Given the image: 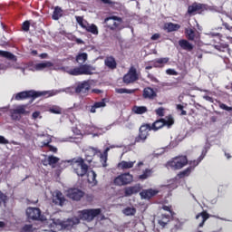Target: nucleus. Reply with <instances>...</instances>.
I'll list each match as a JSON object with an SVG mask.
<instances>
[{
    "instance_id": "f257e3e1",
    "label": "nucleus",
    "mask_w": 232,
    "mask_h": 232,
    "mask_svg": "<svg viewBox=\"0 0 232 232\" xmlns=\"http://www.w3.org/2000/svg\"><path fill=\"white\" fill-rule=\"evenodd\" d=\"M92 162V159H83L82 157H74L67 160V163L70 164L73 172L81 178L87 177V181L89 183L96 182L97 174L94 170L91 171L92 177H90L89 169L90 164Z\"/></svg>"
},
{
    "instance_id": "f03ea898",
    "label": "nucleus",
    "mask_w": 232,
    "mask_h": 232,
    "mask_svg": "<svg viewBox=\"0 0 232 232\" xmlns=\"http://www.w3.org/2000/svg\"><path fill=\"white\" fill-rule=\"evenodd\" d=\"M87 60V53H79L75 56V62L80 65L73 68L63 67V69L66 73L72 76L93 75L95 73L96 68L92 64L85 63Z\"/></svg>"
},
{
    "instance_id": "7ed1b4c3",
    "label": "nucleus",
    "mask_w": 232,
    "mask_h": 232,
    "mask_svg": "<svg viewBox=\"0 0 232 232\" xmlns=\"http://www.w3.org/2000/svg\"><path fill=\"white\" fill-rule=\"evenodd\" d=\"M62 92H65V90H60V91L51 90V91H44V92H37L34 90L24 91L14 94V100L15 101H24L27 99L35 100L42 96L50 98L59 94Z\"/></svg>"
},
{
    "instance_id": "20e7f679",
    "label": "nucleus",
    "mask_w": 232,
    "mask_h": 232,
    "mask_svg": "<svg viewBox=\"0 0 232 232\" xmlns=\"http://www.w3.org/2000/svg\"><path fill=\"white\" fill-rule=\"evenodd\" d=\"M122 23H123L122 18L117 15H112V16L104 18L105 27L112 32H115V31L120 32L123 30L124 27L121 25Z\"/></svg>"
},
{
    "instance_id": "39448f33",
    "label": "nucleus",
    "mask_w": 232,
    "mask_h": 232,
    "mask_svg": "<svg viewBox=\"0 0 232 232\" xmlns=\"http://www.w3.org/2000/svg\"><path fill=\"white\" fill-rule=\"evenodd\" d=\"M188 163V157L186 155H180L172 158L167 162V167L170 168L173 170H179L186 167Z\"/></svg>"
},
{
    "instance_id": "423d86ee",
    "label": "nucleus",
    "mask_w": 232,
    "mask_h": 232,
    "mask_svg": "<svg viewBox=\"0 0 232 232\" xmlns=\"http://www.w3.org/2000/svg\"><path fill=\"white\" fill-rule=\"evenodd\" d=\"M102 214V208H87L84 210H80L79 218L92 222L94 218Z\"/></svg>"
},
{
    "instance_id": "0eeeda50",
    "label": "nucleus",
    "mask_w": 232,
    "mask_h": 232,
    "mask_svg": "<svg viewBox=\"0 0 232 232\" xmlns=\"http://www.w3.org/2000/svg\"><path fill=\"white\" fill-rule=\"evenodd\" d=\"M175 123V121L171 115H169L164 118H160L159 120H156L151 125L150 129L151 130L157 131L160 129H162L164 126H167L168 128H170Z\"/></svg>"
},
{
    "instance_id": "6e6552de",
    "label": "nucleus",
    "mask_w": 232,
    "mask_h": 232,
    "mask_svg": "<svg viewBox=\"0 0 232 232\" xmlns=\"http://www.w3.org/2000/svg\"><path fill=\"white\" fill-rule=\"evenodd\" d=\"M133 182V175L130 172L121 173L113 179V184L118 187L127 186Z\"/></svg>"
},
{
    "instance_id": "1a4fd4ad",
    "label": "nucleus",
    "mask_w": 232,
    "mask_h": 232,
    "mask_svg": "<svg viewBox=\"0 0 232 232\" xmlns=\"http://www.w3.org/2000/svg\"><path fill=\"white\" fill-rule=\"evenodd\" d=\"M152 129L150 128V124L146 123L140 125L139 134L135 137L134 143H144L150 135L149 132Z\"/></svg>"
},
{
    "instance_id": "9d476101",
    "label": "nucleus",
    "mask_w": 232,
    "mask_h": 232,
    "mask_svg": "<svg viewBox=\"0 0 232 232\" xmlns=\"http://www.w3.org/2000/svg\"><path fill=\"white\" fill-rule=\"evenodd\" d=\"M207 10V5L194 2L188 6L187 14L189 16H195L197 14H202Z\"/></svg>"
},
{
    "instance_id": "9b49d317",
    "label": "nucleus",
    "mask_w": 232,
    "mask_h": 232,
    "mask_svg": "<svg viewBox=\"0 0 232 232\" xmlns=\"http://www.w3.org/2000/svg\"><path fill=\"white\" fill-rule=\"evenodd\" d=\"M139 80L137 69L134 66L130 67L128 72L123 75L122 82L124 84L129 85L134 83Z\"/></svg>"
},
{
    "instance_id": "f8f14e48",
    "label": "nucleus",
    "mask_w": 232,
    "mask_h": 232,
    "mask_svg": "<svg viewBox=\"0 0 232 232\" xmlns=\"http://www.w3.org/2000/svg\"><path fill=\"white\" fill-rule=\"evenodd\" d=\"M66 196L73 201H80L85 196V192L78 188H70L67 189Z\"/></svg>"
},
{
    "instance_id": "ddd939ff",
    "label": "nucleus",
    "mask_w": 232,
    "mask_h": 232,
    "mask_svg": "<svg viewBox=\"0 0 232 232\" xmlns=\"http://www.w3.org/2000/svg\"><path fill=\"white\" fill-rule=\"evenodd\" d=\"M142 190V186L140 183H136L132 186H128L123 188L124 197L129 198L133 195L140 193Z\"/></svg>"
},
{
    "instance_id": "4468645a",
    "label": "nucleus",
    "mask_w": 232,
    "mask_h": 232,
    "mask_svg": "<svg viewBox=\"0 0 232 232\" xmlns=\"http://www.w3.org/2000/svg\"><path fill=\"white\" fill-rule=\"evenodd\" d=\"M91 90V84L89 81H82V82H79L75 89L74 92L77 94L82 93V94H87Z\"/></svg>"
},
{
    "instance_id": "2eb2a0df",
    "label": "nucleus",
    "mask_w": 232,
    "mask_h": 232,
    "mask_svg": "<svg viewBox=\"0 0 232 232\" xmlns=\"http://www.w3.org/2000/svg\"><path fill=\"white\" fill-rule=\"evenodd\" d=\"M26 105L22 104V105H18V107H16V109H13V111L11 112V117H13V119L17 120L18 116L17 115H27L29 114V111H26Z\"/></svg>"
},
{
    "instance_id": "dca6fc26",
    "label": "nucleus",
    "mask_w": 232,
    "mask_h": 232,
    "mask_svg": "<svg viewBox=\"0 0 232 232\" xmlns=\"http://www.w3.org/2000/svg\"><path fill=\"white\" fill-rule=\"evenodd\" d=\"M25 214H27V218H29V220H38L41 218L40 208H29L25 210Z\"/></svg>"
},
{
    "instance_id": "f3484780",
    "label": "nucleus",
    "mask_w": 232,
    "mask_h": 232,
    "mask_svg": "<svg viewBox=\"0 0 232 232\" xmlns=\"http://www.w3.org/2000/svg\"><path fill=\"white\" fill-rule=\"evenodd\" d=\"M211 149L210 142L207 141L202 149L201 154L198 156V158L194 160V165L198 166L207 156L208 150Z\"/></svg>"
},
{
    "instance_id": "a211bd4d",
    "label": "nucleus",
    "mask_w": 232,
    "mask_h": 232,
    "mask_svg": "<svg viewBox=\"0 0 232 232\" xmlns=\"http://www.w3.org/2000/svg\"><path fill=\"white\" fill-rule=\"evenodd\" d=\"M65 202V197L62 191L56 190L53 195V203L56 206H63Z\"/></svg>"
},
{
    "instance_id": "6ab92c4d",
    "label": "nucleus",
    "mask_w": 232,
    "mask_h": 232,
    "mask_svg": "<svg viewBox=\"0 0 232 232\" xmlns=\"http://www.w3.org/2000/svg\"><path fill=\"white\" fill-rule=\"evenodd\" d=\"M159 193V190L153 188L142 189L140 192V196L142 199H150Z\"/></svg>"
},
{
    "instance_id": "aec40b11",
    "label": "nucleus",
    "mask_w": 232,
    "mask_h": 232,
    "mask_svg": "<svg viewBox=\"0 0 232 232\" xmlns=\"http://www.w3.org/2000/svg\"><path fill=\"white\" fill-rule=\"evenodd\" d=\"M143 99L154 100L157 97V92L152 87H145L142 92Z\"/></svg>"
},
{
    "instance_id": "412c9836",
    "label": "nucleus",
    "mask_w": 232,
    "mask_h": 232,
    "mask_svg": "<svg viewBox=\"0 0 232 232\" xmlns=\"http://www.w3.org/2000/svg\"><path fill=\"white\" fill-rule=\"evenodd\" d=\"M169 62V57H161L151 61L153 68H163Z\"/></svg>"
},
{
    "instance_id": "4be33fe9",
    "label": "nucleus",
    "mask_w": 232,
    "mask_h": 232,
    "mask_svg": "<svg viewBox=\"0 0 232 232\" xmlns=\"http://www.w3.org/2000/svg\"><path fill=\"white\" fill-rule=\"evenodd\" d=\"M171 216L169 214H161V216L158 217V224L162 227H166V226L170 222Z\"/></svg>"
},
{
    "instance_id": "5701e85b",
    "label": "nucleus",
    "mask_w": 232,
    "mask_h": 232,
    "mask_svg": "<svg viewBox=\"0 0 232 232\" xmlns=\"http://www.w3.org/2000/svg\"><path fill=\"white\" fill-rule=\"evenodd\" d=\"M135 163H136V160H133V161L121 160L117 164V168L121 170L130 169L134 167Z\"/></svg>"
},
{
    "instance_id": "b1692460",
    "label": "nucleus",
    "mask_w": 232,
    "mask_h": 232,
    "mask_svg": "<svg viewBox=\"0 0 232 232\" xmlns=\"http://www.w3.org/2000/svg\"><path fill=\"white\" fill-rule=\"evenodd\" d=\"M78 224H80V218H70L69 219H66V221H63V227L71 229Z\"/></svg>"
},
{
    "instance_id": "393cba45",
    "label": "nucleus",
    "mask_w": 232,
    "mask_h": 232,
    "mask_svg": "<svg viewBox=\"0 0 232 232\" xmlns=\"http://www.w3.org/2000/svg\"><path fill=\"white\" fill-rule=\"evenodd\" d=\"M104 65L110 70H115L117 68V62L113 56H107L104 59Z\"/></svg>"
},
{
    "instance_id": "a878e982",
    "label": "nucleus",
    "mask_w": 232,
    "mask_h": 232,
    "mask_svg": "<svg viewBox=\"0 0 232 232\" xmlns=\"http://www.w3.org/2000/svg\"><path fill=\"white\" fill-rule=\"evenodd\" d=\"M198 32L195 28H185V36L188 41H195Z\"/></svg>"
},
{
    "instance_id": "bb28decb",
    "label": "nucleus",
    "mask_w": 232,
    "mask_h": 232,
    "mask_svg": "<svg viewBox=\"0 0 232 232\" xmlns=\"http://www.w3.org/2000/svg\"><path fill=\"white\" fill-rule=\"evenodd\" d=\"M179 47L184 50V51H188V52H191L194 49V46L192 44H190L188 40L186 39H180L179 40Z\"/></svg>"
},
{
    "instance_id": "cd10ccee",
    "label": "nucleus",
    "mask_w": 232,
    "mask_h": 232,
    "mask_svg": "<svg viewBox=\"0 0 232 232\" xmlns=\"http://www.w3.org/2000/svg\"><path fill=\"white\" fill-rule=\"evenodd\" d=\"M106 107V102L105 99H102L100 102H95L91 107H90V112L91 113H96V109L105 108Z\"/></svg>"
},
{
    "instance_id": "c85d7f7f",
    "label": "nucleus",
    "mask_w": 232,
    "mask_h": 232,
    "mask_svg": "<svg viewBox=\"0 0 232 232\" xmlns=\"http://www.w3.org/2000/svg\"><path fill=\"white\" fill-rule=\"evenodd\" d=\"M0 56L7 59L8 61H11L13 63L17 62V56L12 53L11 52L8 51H2L0 50Z\"/></svg>"
},
{
    "instance_id": "c756f323",
    "label": "nucleus",
    "mask_w": 232,
    "mask_h": 232,
    "mask_svg": "<svg viewBox=\"0 0 232 232\" xmlns=\"http://www.w3.org/2000/svg\"><path fill=\"white\" fill-rule=\"evenodd\" d=\"M86 26L84 28V30L87 33H90L93 35H98L99 34V29L98 26L95 24H87V21H85Z\"/></svg>"
},
{
    "instance_id": "7c9ffc66",
    "label": "nucleus",
    "mask_w": 232,
    "mask_h": 232,
    "mask_svg": "<svg viewBox=\"0 0 232 232\" xmlns=\"http://www.w3.org/2000/svg\"><path fill=\"white\" fill-rule=\"evenodd\" d=\"M164 28L167 30L168 33H172L179 31L181 28V25L169 22L165 24Z\"/></svg>"
},
{
    "instance_id": "2f4dec72",
    "label": "nucleus",
    "mask_w": 232,
    "mask_h": 232,
    "mask_svg": "<svg viewBox=\"0 0 232 232\" xmlns=\"http://www.w3.org/2000/svg\"><path fill=\"white\" fill-rule=\"evenodd\" d=\"M200 217L202 218V221L198 224V227H203L210 216L208 214V212H206V210H203L202 212H199V214H197L196 219H199Z\"/></svg>"
},
{
    "instance_id": "473e14b6",
    "label": "nucleus",
    "mask_w": 232,
    "mask_h": 232,
    "mask_svg": "<svg viewBox=\"0 0 232 232\" xmlns=\"http://www.w3.org/2000/svg\"><path fill=\"white\" fill-rule=\"evenodd\" d=\"M53 66V63L52 62L38 63L34 65V69H36V71H43L45 68H51Z\"/></svg>"
},
{
    "instance_id": "72a5a7b5",
    "label": "nucleus",
    "mask_w": 232,
    "mask_h": 232,
    "mask_svg": "<svg viewBox=\"0 0 232 232\" xmlns=\"http://www.w3.org/2000/svg\"><path fill=\"white\" fill-rule=\"evenodd\" d=\"M132 112H134L137 115H142V114L148 112V108L146 106L134 105L132 107Z\"/></svg>"
},
{
    "instance_id": "f704fd0d",
    "label": "nucleus",
    "mask_w": 232,
    "mask_h": 232,
    "mask_svg": "<svg viewBox=\"0 0 232 232\" xmlns=\"http://www.w3.org/2000/svg\"><path fill=\"white\" fill-rule=\"evenodd\" d=\"M153 174V169H145L142 172V174L139 175L138 179L140 180H145L151 177Z\"/></svg>"
},
{
    "instance_id": "c9c22d12",
    "label": "nucleus",
    "mask_w": 232,
    "mask_h": 232,
    "mask_svg": "<svg viewBox=\"0 0 232 232\" xmlns=\"http://www.w3.org/2000/svg\"><path fill=\"white\" fill-rule=\"evenodd\" d=\"M192 170H193V167L189 166V167L186 168L185 169L179 171L178 173V178L184 179L186 177H188V176H190Z\"/></svg>"
},
{
    "instance_id": "e433bc0d",
    "label": "nucleus",
    "mask_w": 232,
    "mask_h": 232,
    "mask_svg": "<svg viewBox=\"0 0 232 232\" xmlns=\"http://www.w3.org/2000/svg\"><path fill=\"white\" fill-rule=\"evenodd\" d=\"M63 16V10L60 6L54 7L53 12V20L58 21Z\"/></svg>"
},
{
    "instance_id": "4c0bfd02",
    "label": "nucleus",
    "mask_w": 232,
    "mask_h": 232,
    "mask_svg": "<svg viewBox=\"0 0 232 232\" xmlns=\"http://www.w3.org/2000/svg\"><path fill=\"white\" fill-rule=\"evenodd\" d=\"M59 160L60 159L53 155H49V157H47V164L53 168H55V165L59 162Z\"/></svg>"
},
{
    "instance_id": "58836bf2",
    "label": "nucleus",
    "mask_w": 232,
    "mask_h": 232,
    "mask_svg": "<svg viewBox=\"0 0 232 232\" xmlns=\"http://www.w3.org/2000/svg\"><path fill=\"white\" fill-rule=\"evenodd\" d=\"M115 92L119 94H133L136 92V89L118 88L115 89Z\"/></svg>"
},
{
    "instance_id": "ea45409f",
    "label": "nucleus",
    "mask_w": 232,
    "mask_h": 232,
    "mask_svg": "<svg viewBox=\"0 0 232 232\" xmlns=\"http://www.w3.org/2000/svg\"><path fill=\"white\" fill-rule=\"evenodd\" d=\"M110 151V148L107 147L102 153L100 154L101 162L106 163L108 160V152Z\"/></svg>"
},
{
    "instance_id": "a19ab883",
    "label": "nucleus",
    "mask_w": 232,
    "mask_h": 232,
    "mask_svg": "<svg viewBox=\"0 0 232 232\" xmlns=\"http://www.w3.org/2000/svg\"><path fill=\"white\" fill-rule=\"evenodd\" d=\"M136 212H137L136 208H131L130 207H127L123 210V214L128 217L134 216Z\"/></svg>"
},
{
    "instance_id": "79ce46f5",
    "label": "nucleus",
    "mask_w": 232,
    "mask_h": 232,
    "mask_svg": "<svg viewBox=\"0 0 232 232\" xmlns=\"http://www.w3.org/2000/svg\"><path fill=\"white\" fill-rule=\"evenodd\" d=\"M49 112L59 115V114H62V109L59 106H53L49 108Z\"/></svg>"
},
{
    "instance_id": "37998d69",
    "label": "nucleus",
    "mask_w": 232,
    "mask_h": 232,
    "mask_svg": "<svg viewBox=\"0 0 232 232\" xmlns=\"http://www.w3.org/2000/svg\"><path fill=\"white\" fill-rule=\"evenodd\" d=\"M75 20H76V23L82 28V29H85L87 24H84V20H83V17L82 16H78L76 15L75 16Z\"/></svg>"
},
{
    "instance_id": "c03bdc74",
    "label": "nucleus",
    "mask_w": 232,
    "mask_h": 232,
    "mask_svg": "<svg viewBox=\"0 0 232 232\" xmlns=\"http://www.w3.org/2000/svg\"><path fill=\"white\" fill-rule=\"evenodd\" d=\"M166 74L170 76H178L179 72L175 69L169 68L166 70Z\"/></svg>"
},
{
    "instance_id": "a18cd8bd",
    "label": "nucleus",
    "mask_w": 232,
    "mask_h": 232,
    "mask_svg": "<svg viewBox=\"0 0 232 232\" xmlns=\"http://www.w3.org/2000/svg\"><path fill=\"white\" fill-rule=\"evenodd\" d=\"M164 111H165V109L163 107H159L158 109L155 110V113L159 117H164L165 116Z\"/></svg>"
},
{
    "instance_id": "49530a36",
    "label": "nucleus",
    "mask_w": 232,
    "mask_h": 232,
    "mask_svg": "<svg viewBox=\"0 0 232 232\" xmlns=\"http://www.w3.org/2000/svg\"><path fill=\"white\" fill-rule=\"evenodd\" d=\"M22 30L24 32H29L30 31V22L24 21V24H22Z\"/></svg>"
},
{
    "instance_id": "de8ad7c7",
    "label": "nucleus",
    "mask_w": 232,
    "mask_h": 232,
    "mask_svg": "<svg viewBox=\"0 0 232 232\" xmlns=\"http://www.w3.org/2000/svg\"><path fill=\"white\" fill-rule=\"evenodd\" d=\"M147 78L152 82H155V83H158L159 82V80L157 77H155L152 73H150V72H148V74H147Z\"/></svg>"
},
{
    "instance_id": "09e8293b",
    "label": "nucleus",
    "mask_w": 232,
    "mask_h": 232,
    "mask_svg": "<svg viewBox=\"0 0 232 232\" xmlns=\"http://www.w3.org/2000/svg\"><path fill=\"white\" fill-rule=\"evenodd\" d=\"M22 232H33V225H24Z\"/></svg>"
},
{
    "instance_id": "8fccbe9b",
    "label": "nucleus",
    "mask_w": 232,
    "mask_h": 232,
    "mask_svg": "<svg viewBox=\"0 0 232 232\" xmlns=\"http://www.w3.org/2000/svg\"><path fill=\"white\" fill-rule=\"evenodd\" d=\"M162 209L164 211L169 212L171 217H174L175 212H173V210L171 209V207H167V205H163Z\"/></svg>"
},
{
    "instance_id": "3c124183",
    "label": "nucleus",
    "mask_w": 232,
    "mask_h": 232,
    "mask_svg": "<svg viewBox=\"0 0 232 232\" xmlns=\"http://www.w3.org/2000/svg\"><path fill=\"white\" fill-rule=\"evenodd\" d=\"M219 108L221 110L227 111H232V107L231 106H227L226 103H220L219 104Z\"/></svg>"
},
{
    "instance_id": "603ef678",
    "label": "nucleus",
    "mask_w": 232,
    "mask_h": 232,
    "mask_svg": "<svg viewBox=\"0 0 232 232\" xmlns=\"http://www.w3.org/2000/svg\"><path fill=\"white\" fill-rule=\"evenodd\" d=\"M100 3L102 5H115V2L111 0H99Z\"/></svg>"
},
{
    "instance_id": "864d4df0",
    "label": "nucleus",
    "mask_w": 232,
    "mask_h": 232,
    "mask_svg": "<svg viewBox=\"0 0 232 232\" xmlns=\"http://www.w3.org/2000/svg\"><path fill=\"white\" fill-rule=\"evenodd\" d=\"M9 143H10L9 140L7 139H5V136L0 135V144L6 145Z\"/></svg>"
},
{
    "instance_id": "5fc2aeb1",
    "label": "nucleus",
    "mask_w": 232,
    "mask_h": 232,
    "mask_svg": "<svg viewBox=\"0 0 232 232\" xmlns=\"http://www.w3.org/2000/svg\"><path fill=\"white\" fill-rule=\"evenodd\" d=\"M39 117L42 118L40 111H36L33 113V120H37Z\"/></svg>"
},
{
    "instance_id": "6e6d98bb",
    "label": "nucleus",
    "mask_w": 232,
    "mask_h": 232,
    "mask_svg": "<svg viewBox=\"0 0 232 232\" xmlns=\"http://www.w3.org/2000/svg\"><path fill=\"white\" fill-rule=\"evenodd\" d=\"M203 99H204L205 101H207V102H211V103L214 102V98L211 97V96H209V95H204V96H203Z\"/></svg>"
},
{
    "instance_id": "4d7b16f0",
    "label": "nucleus",
    "mask_w": 232,
    "mask_h": 232,
    "mask_svg": "<svg viewBox=\"0 0 232 232\" xmlns=\"http://www.w3.org/2000/svg\"><path fill=\"white\" fill-rule=\"evenodd\" d=\"M218 51L223 52V53H225V52H227V51H229V46H228V44H225L224 46L219 47V48H218Z\"/></svg>"
},
{
    "instance_id": "13d9d810",
    "label": "nucleus",
    "mask_w": 232,
    "mask_h": 232,
    "mask_svg": "<svg viewBox=\"0 0 232 232\" xmlns=\"http://www.w3.org/2000/svg\"><path fill=\"white\" fill-rule=\"evenodd\" d=\"M160 38V34H158V33H156V34H154L151 35L150 40H151V41H157V40H159Z\"/></svg>"
},
{
    "instance_id": "bf43d9fd",
    "label": "nucleus",
    "mask_w": 232,
    "mask_h": 232,
    "mask_svg": "<svg viewBox=\"0 0 232 232\" xmlns=\"http://www.w3.org/2000/svg\"><path fill=\"white\" fill-rule=\"evenodd\" d=\"M223 26L229 32H232V26L227 23H223Z\"/></svg>"
},
{
    "instance_id": "052dcab7",
    "label": "nucleus",
    "mask_w": 232,
    "mask_h": 232,
    "mask_svg": "<svg viewBox=\"0 0 232 232\" xmlns=\"http://www.w3.org/2000/svg\"><path fill=\"white\" fill-rule=\"evenodd\" d=\"M49 151L57 153V148L53 145H50Z\"/></svg>"
},
{
    "instance_id": "680f3d73",
    "label": "nucleus",
    "mask_w": 232,
    "mask_h": 232,
    "mask_svg": "<svg viewBox=\"0 0 232 232\" xmlns=\"http://www.w3.org/2000/svg\"><path fill=\"white\" fill-rule=\"evenodd\" d=\"M75 43L77 44H84V41L83 40H82L81 38H75Z\"/></svg>"
},
{
    "instance_id": "e2e57ef3",
    "label": "nucleus",
    "mask_w": 232,
    "mask_h": 232,
    "mask_svg": "<svg viewBox=\"0 0 232 232\" xmlns=\"http://www.w3.org/2000/svg\"><path fill=\"white\" fill-rule=\"evenodd\" d=\"M47 57H48V53H40V58L46 59Z\"/></svg>"
},
{
    "instance_id": "0e129e2a",
    "label": "nucleus",
    "mask_w": 232,
    "mask_h": 232,
    "mask_svg": "<svg viewBox=\"0 0 232 232\" xmlns=\"http://www.w3.org/2000/svg\"><path fill=\"white\" fill-rule=\"evenodd\" d=\"M177 110L178 111H183L184 110V106L182 104H177Z\"/></svg>"
},
{
    "instance_id": "69168bd1",
    "label": "nucleus",
    "mask_w": 232,
    "mask_h": 232,
    "mask_svg": "<svg viewBox=\"0 0 232 232\" xmlns=\"http://www.w3.org/2000/svg\"><path fill=\"white\" fill-rule=\"evenodd\" d=\"M6 224L5 223V221H0V228H4L5 227Z\"/></svg>"
},
{
    "instance_id": "338daca9",
    "label": "nucleus",
    "mask_w": 232,
    "mask_h": 232,
    "mask_svg": "<svg viewBox=\"0 0 232 232\" xmlns=\"http://www.w3.org/2000/svg\"><path fill=\"white\" fill-rule=\"evenodd\" d=\"M92 92L97 93V94H100V93H102V91L99 90V89H93V90H92Z\"/></svg>"
},
{
    "instance_id": "774afa93",
    "label": "nucleus",
    "mask_w": 232,
    "mask_h": 232,
    "mask_svg": "<svg viewBox=\"0 0 232 232\" xmlns=\"http://www.w3.org/2000/svg\"><path fill=\"white\" fill-rule=\"evenodd\" d=\"M50 146H51L50 141L44 142V147L50 148Z\"/></svg>"
}]
</instances>
